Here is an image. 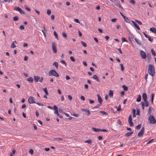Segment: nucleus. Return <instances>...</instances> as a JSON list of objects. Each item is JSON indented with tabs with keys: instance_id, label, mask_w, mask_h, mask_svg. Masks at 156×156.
<instances>
[{
	"instance_id": "1",
	"label": "nucleus",
	"mask_w": 156,
	"mask_h": 156,
	"mask_svg": "<svg viewBox=\"0 0 156 156\" xmlns=\"http://www.w3.org/2000/svg\"><path fill=\"white\" fill-rule=\"evenodd\" d=\"M148 73L152 76L155 74V69L154 66L151 64L148 65Z\"/></svg>"
},
{
	"instance_id": "2",
	"label": "nucleus",
	"mask_w": 156,
	"mask_h": 156,
	"mask_svg": "<svg viewBox=\"0 0 156 156\" xmlns=\"http://www.w3.org/2000/svg\"><path fill=\"white\" fill-rule=\"evenodd\" d=\"M49 75L50 76H54L55 77H58L59 76V74L54 69H51L49 72Z\"/></svg>"
},
{
	"instance_id": "3",
	"label": "nucleus",
	"mask_w": 156,
	"mask_h": 156,
	"mask_svg": "<svg viewBox=\"0 0 156 156\" xmlns=\"http://www.w3.org/2000/svg\"><path fill=\"white\" fill-rule=\"evenodd\" d=\"M148 121L150 124H154L156 123L155 118L152 115H150L148 118Z\"/></svg>"
},
{
	"instance_id": "4",
	"label": "nucleus",
	"mask_w": 156,
	"mask_h": 156,
	"mask_svg": "<svg viewBox=\"0 0 156 156\" xmlns=\"http://www.w3.org/2000/svg\"><path fill=\"white\" fill-rule=\"evenodd\" d=\"M14 10L19 12L20 14H25V12L19 7H15L13 9Z\"/></svg>"
},
{
	"instance_id": "5",
	"label": "nucleus",
	"mask_w": 156,
	"mask_h": 156,
	"mask_svg": "<svg viewBox=\"0 0 156 156\" xmlns=\"http://www.w3.org/2000/svg\"><path fill=\"white\" fill-rule=\"evenodd\" d=\"M28 101L30 104L36 103V102L34 100V97L32 96L29 97L28 99Z\"/></svg>"
},
{
	"instance_id": "6",
	"label": "nucleus",
	"mask_w": 156,
	"mask_h": 156,
	"mask_svg": "<svg viewBox=\"0 0 156 156\" xmlns=\"http://www.w3.org/2000/svg\"><path fill=\"white\" fill-rule=\"evenodd\" d=\"M144 127H142V128L138 133L137 136L138 137H140L143 135L144 133Z\"/></svg>"
},
{
	"instance_id": "7",
	"label": "nucleus",
	"mask_w": 156,
	"mask_h": 156,
	"mask_svg": "<svg viewBox=\"0 0 156 156\" xmlns=\"http://www.w3.org/2000/svg\"><path fill=\"white\" fill-rule=\"evenodd\" d=\"M52 48L54 52L55 53H56L57 50L56 49V46L55 45V42H52Z\"/></svg>"
},
{
	"instance_id": "8",
	"label": "nucleus",
	"mask_w": 156,
	"mask_h": 156,
	"mask_svg": "<svg viewBox=\"0 0 156 156\" xmlns=\"http://www.w3.org/2000/svg\"><path fill=\"white\" fill-rule=\"evenodd\" d=\"M140 54L141 57L143 59H145L147 58V55L142 50L140 51Z\"/></svg>"
},
{
	"instance_id": "9",
	"label": "nucleus",
	"mask_w": 156,
	"mask_h": 156,
	"mask_svg": "<svg viewBox=\"0 0 156 156\" xmlns=\"http://www.w3.org/2000/svg\"><path fill=\"white\" fill-rule=\"evenodd\" d=\"M115 4L116 5L118 6L119 8H120L122 9V7L120 5V2L119 0H115V1L114 2Z\"/></svg>"
},
{
	"instance_id": "10",
	"label": "nucleus",
	"mask_w": 156,
	"mask_h": 156,
	"mask_svg": "<svg viewBox=\"0 0 156 156\" xmlns=\"http://www.w3.org/2000/svg\"><path fill=\"white\" fill-rule=\"evenodd\" d=\"M81 110L83 111H84L86 112H87V116L89 115L90 114V111L89 109L81 108Z\"/></svg>"
},
{
	"instance_id": "11",
	"label": "nucleus",
	"mask_w": 156,
	"mask_h": 156,
	"mask_svg": "<svg viewBox=\"0 0 156 156\" xmlns=\"http://www.w3.org/2000/svg\"><path fill=\"white\" fill-rule=\"evenodd\" d=\"M132 22L133 23L135 27L138 30H140V28L137 24L133 20H132Z\"/></svg>"
},
{
	"instance_id": "12",
	"label": "nucleus",
	"mask_w": 156,
	"mask_h": 156,
	"mask_svg": "<svg viewBox=\"0 0 156 156\" xmlns=\"http://www.w3.org/2000/svg\"><path fill=\"white\" fill-rule=\"evenodd\" d=\"M142 98L143 100L144 101H147V94L145 93H143L142 94Z\"/></svg>"
},
{
	"instance_id": "13",
	"label": "nucleus",
	"mask_w": 156,
	"mask_h": 156,
	"mask_svg": "<svg viewBox=\"0 0 156 156\" xmlns=\"http://www.w3.org/2000/svg\"><path fill=\"white\" fill-rule=\"evenodd\" d=\"M53 109L55 110L54 112V113L55 114H56L57 113H58V109L56 105H54L53 106Z\"/></svg>"
},
{
	"instance_id": "14",
	"label": "nucleus",
	"mask_w": 156,
	"mask_h": 156,
	"mask_svg": "<svg viewBox=\"0 0 156 156\" xmlns=\"http://www.w3.org/2000/svg\"><path fill=\"white\" fill-rule=\"evenodd\" d=\"M92 78L96 80V81L98 82H100V80L98 79V76L96 74L94 75L92 77Z\"/></svg>"
},
{
	"instance_id": "15",
	"label": "nucleus",
	"mask_w": 156,
	"mask_h": 156,
	"mask_svg": "<svg viewBox=\"0 0 156 156\" xmlns=\"http://www.w3.org/2000/svg\"><path fill=\"white\" fill-rule=\"evenodd\" d=\"M34 78L35 82H37L39 80V79H40V77L38 76H34Z\"/></svg>"
},
{
	"instance_id": "16",
	"label": "nucleus",
	"mask_w": 156,
	"mask_h": 156,
	"mask_svg": "<svg viewBox=\"0 0 156 156\" xmlns=\"http://www.w3.org/2000/svg\"><path fill=\"white\" fill-rule=\"evenodd\" d=\"M133 38L134 39L135 41H136V42L139 45H141V44L140 43V41L138 40L137 38H134V37L133 36Z\"/></svg>"
},
{
	"instance_id": "17",
	"label": "nucleus",
	"mask_w": 156,
	"mask_h": 156,
	"mask_svg": "<svg viewBox=\"0 0 156 156\" xmlns=\"http://www.w3.org/2000/svg\"><path fill=\"white\" fill-rule=\"evenodd\" d=\"M27 80L30 83L33 82L34 80L33 78L31 77H29V78H27Z\"/></svg>"
},
{
	"instance_id": "18",
	"label": "nucleus",
	"mask_w": 156,
	"mask_h": 156,
	"mask_svg": "<svg viewBox=\"0 0 156 156\" xmlns=\"http://www.w3.org/2000/svg\"><path fill=\"white\" fill-rule=\"evenodd\" d=\"M113 93L112 90H110L109 93V97L111 98L113 96Z\"/></svg>"
},
{
	"instance_id": "19",
	"label": "nucleus",
	"mask_w": 156,
	"mask_h": 156,
	"mask_svg": "<svg viewBox=\"0 0 156 156\" xmlns=\"http://www.w3.org/2000/svg\"><path fill=\"white\" fill-rule=\"evenodd\" d=\"M92 129L95 132H98L100 131V129H97L94 127H92Z\"/></svg>"
},
{
	"instance_id": "20",
	"label": "nucleus",
	"mask_w": 156,
	"mask_h": 156,
	"mask_svg": "<svg viewBox=\"0 0 156 156\" xmlns=\"http://www.w3.org/2000/svg\"><path fill=\"white\" fill-rule=\"evenodd\" d=\"M141 100V96L140 95H139L138 96V97L137 98L136 101L137 102H140Z\"/></svg>"
},
{
	"instance_id": "21",
	"label": "nucleus",
	"mask_w": 156,
	"mask_h": 156,
	"mask_svg": "<svg viewBox=\"0 0 156 156\" xmlns=\"http://www.w3.org/2000/svg\"><path fill=\"white\" fill-rule=\"evenodd\" d=\"M154 96V94L152 93L151 95V103L152 104H153Z\"/></svg>"
},
{
	"instance_id": "22",
	"label": "nucleus",
	"mask_w": 156,
	"mask_h": 156,
	"mask_svg": "<svg viewBox=\"0 0 156 156\" xmlns=\"http://www.w3.org/2000/svg\"><path fill=\"white\" fill-rule=\"evenodd\" d=\"M98 101L100 104H102V103L103 101V100L101 98V97L100 98L99 97V98H98Z\"/></svg>"
},
{
	"instance_id": "23",
	"label": "nucleus",
	"mask_w": 156,
	"mask_h": 156,
	"mask_svg": "<svg viewBox=\"0 0 156 156\" xmlns=\"http://www.w3.org/2000/svg\"><path fill=\"white\" fill-rule=\"evenodd\" d=\"M141 126V124H139L137 126H136L135 128V129H136L139 130Z\"/></svg>"
},
{
	"instance_id": "24",
	"label": "nucleus",
	"mask_w": 156,
	"mask_h": 156,
	"mask_svg": "<svg viewBox=\"0 0 156 156\" xmlns=\"http://www.w3.org/2000/svg\"><path fill=\"white\" fill-rule=\"evenodd\" d=\"M122 87L123 89V90L125 91H126L128 90V87L125 85H123L122 86Z\"/></svg>"
},
{
	"instance_id": "25",
	"label": "nucleus",
	"mask_w": 156,
	"mask_h": 156,
	"mask_svg": "<svg viewBox=\"0 0 156 156\" xmlns=\"http://www.w3.org/2000/svg\"><path fill=\"white\" fill-rule=\"evenodd\" d=\"M125 21L127 23H130V20L126 16L124 18Z\"/></svg>"
},
{
	"instance_id": "26",
	"label": "nucleus",
	"mask_w": 156,
	"mask_h": 156,
	"mask_svg": "<svg viewBox=\"0 0 156 156\" xmlns=\"http://www.w3.org/2000/svg\"><path fill=\"white\" fill-rule=\"evenodd\" d=\"M54 140H57V141H61L63 140V139L61 138L60 137H57L55 138L54 139Z\"/></svg>"
},
{
	"instance_id": "27",
	"label": "nucleus",
	"mask_w": 156,
	"mask_h": 156,
	"mask_svg": "<svg viewBox=\"0 0 156 156\" xmlns=\"http://www.w3.org/2000/svg\"><path fill=\"white\" fill-rule=\"evenodd\" d=\"M100 112L103 115H107L108 114V113L104 111H100Z\"/></svg>"
},
{
	"instance_id": "28",
	"label": "nucleus",
	"mask_w": 156,
	"mask_h": 156,
	"mask_svg": "<svg viewBox=\"0 0 156 156\" xmlns=\"http://www.w3.org/2000/svg\"><path fill=\"white\" fill-rule=\"evenodd\" d=\"M53 65H54L56 68L57 69L58 68V63L57 62H55L53 64Z\"/></svg>"
},
{
	"instance_id": "29",
	"label": "nucleus",
	"mask_w": 156,
	"mask_h": 156,
	"mask_svg": "<svg viewBox=\"0 0 156 156\" xmlns=\"http://www.w3.org/2000/svg\"><path fill=\"white\" fill-rule=\"evenodd\" d=\"M85 142L88 144H91L92 143V140L89 139V140H85Z\"/></svg>"
},
{
	"instance_id": "30",
	"label": "nucleus",
	"mask_w": 156,
	"mask_h": 156,
	"mask_svg": "<svg viewBox=\"0 0 156 156\" xmlns=\"http://www.w3.org/2000/svg\"><path fill=\"white\" fill-rule=\"evenodd\" d=\"M43 90L44 91L46 95H48V94L47 90L46 87H45L43 89Z\"/></svg>"
},
{
	"instance_id": "31",
	"label": "nucleus",
	"mask_w": 156,
	"mask_h": 156,
	"mask_svg": "<svg viewBox=\"0 0 156 156\" xmlns=\"http://www.w3.org/2000/svg\"><path fill=\"white\" fill-rule=\"evenodd\" d=\"M128 40L131 43H132V41H133V37L129 36L128 37Z\"/></svg>"
},
{
	"instance_id": "32",
	"label": "nucleus",
	"mask_w": 156,
	"mask_h": 156,
	"mask_svg": "<svg viewBox=\"0 0 156 156\" xmlns=\"http://www.w3.org/2000/svg\"><path fill=\"white\" fill-rule=\"evenodd\" d=\"M144 102L145 105L146 107H148L149 106V102L147 100L144 101Z\"/></svg>"
},
{
	"instance_id": "33",
	"label": "nucleus",
	"mask_w": 156,
	"mask_h": 156,
	"mask_svg": "<svg viewBox=\"0 0 156 156\" xmlns=\"http://www.w3.org/2000/svg\"><path fill=\"white\" fill-rule=\"evenodd\" d=\"M14 42L16 43V41H13V42L11 46V48H14L16 47V46L15 45L14 43Z\"/></svg>"
},
{
	"instance_id": "34",
	"label": "nucleus",
	"mask_w": 156,
	"mask_h": 156,
	"mask_svg": "<svg viewBox=\"0 0 156 156\" xmlns=\"http://www.w3.org/2000/svg\"><path fill=\"white\" fill-rule=\"evenodd\" d=\"M131 136L130 132H129L126 133L124 135V136L126 137H129Z\"/></svg>"
},
{
	"instance_id": "35",
	"label": "nucleus",
	"mask_w": 156,
	"mask_h": 156,
	"mask_svg": "<svg viewBox=\"0 0 156 156\" xmlns=\"http://www.w3.org/2000/svg\"><path fill=\"white\" fill-rule=\"evenodd\" d=\"M147 38H148V40L151 42H152L153 41V38L149 36H148Z\"/></svg>"
},
{
	"instance_id": "36",
	"label": "nucleus",
	"mask_w": 156,
	"mask_h": 156,
	"mask_svg": "<svg viewBox=\"0 0 156 156\" xmlns=\"http://www.w3.org/2000/svg\"><path fill=\"white\" fill-rule=\"evenodd\" d=\"M54 35L55 36V38L58 40V34L55 31L54 32Z\"/></svg>"
},
{
	"instance_id": "37",
	"label": "nucleus",
	"mask_w": 156,
	"mask_h": 156,
	"mask_svg": "<svg viewBox=\"0 0 156 156\" xmlns=\"http://www.w3.org/2000/svg\"><path fill=\"white\" fill-rule=\"evenodd\" d=\"M13 20L15 21H17L18 20V18L17 16H15L13 18Z\"/></svg>"
},
{
	"instance_id": "38",
	"label": "nucleus",
	"mask_w": 156,
	"mask_h": 156,
	"mask_svg": "<svg viewBox=\"0 0 156 156\" xmlns=\"http://www.w3.org/2000/svg\"><path fill=\"white\" fill-rule=\"evenodd\" d=\"M141 104H142V108L143 110H144V107L145 106V105L144 103V102L142 101L141 102Z\"/></svg>"
},
{
	"instance_id": "39",
	"label": "nucleus",
	"mask_w": 156,
	"mask_h": 156,
	"mask_svg": "<svg viewBox=\"0 0 156 156\" xmlns=\"http://www.w3.org/2000/svg\"><path fill=\"white\" fill-rule=\"evenodd\" d=\"M60 62L62 63V64H64L65 65V66L66 67L67 66V64L66 63V62H65V61L63 60H61L60 61Z\"/></svg>"
},
{
	"instance_id": "40",
	"label": "nucleus",
	"mask_w": 156,
	"mask_h": 156,
	"mask_svg": "<svg viewBox=\"0 0 156 156\" xmlns=\"http://www.w3.org/2000/svg\"><path fill=\"white\" fill-rule=\"evenodd\" d=\"M81 43L85 47H87V44H86L83 41H82L81 42Z\"/></svg>"
},
{
	"instance_id": "41",
	"label": "nucleus",
	"mask_w": 156,
	"mask_h": 156,
	"mask_svg": "<svg viewBox=\"0 0 156 156\" xmlns=\"http://www.w3.org/2000/svg\"><path fill=\"white\" fill-rule=\"evenodd\" d=\"M122 42H128V41L126 40L125 38L124 37H122Z\"/></svg>"
},
{
	"instance_id": "42",
	"label": "nucleus",
	"mask_w": 156,
	"mask_h": 156,
	"mask_svg": "<svg viewBox=\"0 0 156 156\" xmlns=\"http://www.w3.org/2000/svg\"><path fill=\"white\" fill-rule=\"evenodd\" d=\"M151 52L152 54L153 55H154V56L156 55V54H155V51L153 49H151Z\"/></svg>"
},
{
	"instance_id": "43",
	"label": "nucleus",
	"mask_w": 156,
	"mask_h": 156,
	"mask_svg": "<svg viewBox=\"0 0 156 156\" xmlns=\"http://www.w3.org/2000/svg\"><path fill=\"white\" fill-rule=\"evenodd\" d=\"M29 152L32 155L34 154V151L32 149H30L29 151Z\"/></svg>"
},
{
	"instance_id": "44",
	"label": "nucleus",
	"mask_w": 156,
	"mask_h": 156,
	"mask_svg": "<svg viewBox=\"0 0 156 156\" xmlns=\"http://www.w3.org/2000/svg\"><path fill=\"white\" fill-rule=\"evenodd\" d=\"M135 21L139 25H141L142 24L141 22L140 21L136 20H135Z\"/></svg>"
},
{
	"instance_id": "45",
	"label": "nucleus",
	"mask_w": 156,
	"mask_h": 156,
	"mask_svg": "<svg viewBox=\"0 0 156 156\" xmlns=\"http://www.w3.org/2000/svg\"><path fill=\"white\" fill-rule=\"evenodd\" d=\"M51 11L50 9H48L47 12V13L48 15H50L51 14Z\"/></svg>"
},
{
	"instance_id": "46",
	"label": "nucleus",
	"mask_w": 156,
	"mask_h": 156,
	"mask_svg": "<svg viewBox=\"0 0 156 156\" xmlns=\"http://www.w3.org/2000/svg\"><path fill=\"white\" fill-rule=\"evenodd\" d=\"M70 60L71 61L73 62H74L75 61V60L73 56H71L70 58Z\"/></svg>"
},
{
	"instance_id": "47",
	"label": "nucleus",
	"mask_w": 156,
	"mask_h": 156,
	"mask_svg": "<svg viewBox=\"0 0 156 156\" xmlns=\"http://www.w3.org/2000/svg\"><path fill=\"white\" fill-rule=\"evenodd\" d=\"M120 65L121 66V70L122 71H123L124 70V67H123V65L122 64H120Z\"/></svg>"
},
{
	"instance_id": "48",
	"label": "nucleus",
	"mask_w": 156,
	"mask_h": 156,
	"mask_svg": "<svg viewBox=\"0 0 156 156\" xmlns=\"http://www.w3.org/2000/svg\"><path fill=\"white\" fill-rule=\"evenodd\" d=\"M130 126L131 127L133 126H134L133 123L132 122V121L128 122Z\"/></svg>"
},
{
	"instance_id": "49",
	"label": "nucleus",
	"mask_w": 156,
	"mask_h": 156,
	"mask_svg": "<svg viewBox=\"0 0 156 156\" xmlns=\"http://www.w3.org/2000/svg\"><path fill=\"white\" fill-rule=\"evenodd\" d=\"M121 110V105H119L117 108V111H119Z\"/></svg>"
},
{
	"instance_id": "50",
	"label": "nucleus",
	"mask_w": 156,
	"mask_h": 156,
	"mask_svg": "<svg viewBox=\"0 0 156 156\" xmlns=\"http://www.w3.org/2000/svg\"><path fill=\"white\" fill-rule=\"evenodd\" d=\"M151 107H150L149 108V109L148 110V113L149 114H150L151 113Z\"/></svg>"
},
{
	"instance_id": "51",
	"label": "nucleus",
	"mask_w": 156,
	"mask_h": 156,
	"mask_svg": "<svg viewBox=\"0 0 156 156\" xmlns=\"http://www.w3.org/2000/svg\"><path fill=\"white\" fill-rule=\"evenodd\" d=\"M132 121V119L131 115H129V117L128 121V122H130V121Z\"/></svg>"
},
{
	"instance_id": "52",
	"label": "nucleus",
	"mask_w": 156,
	"mask_h": 156,
	"mask_svg": "<svg viewBox=\"0 0 156 156\" xmlns=\"http://www.w3.org/2000/svg\"><path fill=\"white\" fill-rule=\"evenodd\" d=\"M24 7L28 11H30V9L29 8H28L27 5H25Z\"/></svg>"
},
{
	"instance_id": "53",
	"label": "nucleus",
	"mask_w": 156,
	"mask_h": 156,
	"mask_svg": "<svg viewBox=\"0 0 156 156\" xmlns=\"http://www.w3.org/2000/svg\"><path fill=\"white\" fill-rule=\"evenodd\" d=\"M129 2L130 3L132 4L133 5H134L135 3V2L134 0H130L129 1Z\"/></svg>"
},
{
	"instance_id": "54",
	"label": "nucleus",
	"mask_w": 156,
	"mask_h": 156,
	"mask_svg": "<svg viewBox=\"0 0 156 156\" xmlns=\"http://www.w3.org/2000/svg\"><path fill=\"white\" fill-rule=\"evenodd\" d=\"M62 35L63 36V37H65V38H66L67 37V36L66 34L65 33H62Z\"/></svg>"
},
{
	"instance_id": "55",
	"label": "nucleus",
	"mask_w": 156,
	"mask_h": 156,
	"mask_svg": "<svg viewBox=\"0 0 156 156\" xmlns=\"http://www.w3.org/2000/svg\"><path fill=\"white\" fill-rule=\"evenodd\" d=\"M101 105V104L99 105L98 104L97 105L95 106L94 107L95 108H98Z\"/></svg>"
},
{
	"instance_id": "56",
	"label": "nucleus",
	"mask_w": 156,
	"mask_h": 156,
	"mask_svg": "<svg viewBox=\"0 0 156 156\" xmlns=\"http://www.w3.org/2000/svg\"><path fill=\"white\" fill-rule=\"evenodd\" d=\"M140 111L139 110V109L138 108H137V109L136 110V115H140Z\"/></svg>"
},
{
	"instance_id": "57",
	"label": "nucleus",
	"mask_w": 156,
	"mask_h": 156,
	"mask_svg": "<svg viewBox=\"0 0 156 156\" xmlns=\"http://www.w3.org/2000/svg\"><path fill=\"white\" fill-rule=\"evenodd\" d=\"M74 21L76 23H80V21L78 19H74Z\"/></svg>"
},
{
	"instance_id": "58",
	"label": "nucleus",
	"mask_w": 156,
	"mask_h": 156,
	"mask_svg": "<svg viewBox=\"0 0 156 156\" xmlns=\"http://www.w3.org/2000/svg\"><path fill=\"white\" fill-rule=\"evenodd\" d=\"M20 29L21 30H24V26L23 25H21L20 27Z\"/></svg>"
},
{
	"instance_id": "59",
	"label": "nucleus",
	"mask_w": 156,
	"mask_h": 156,
	"mask_svg": "<svg viewBox=\"0 0 156 156\" xmlns=\"http://www.w3.org/2000/svg\"><path fill=\"white\" fill-rule=\"evenodd\" d=\"M100 131L103 132H107L108 131L105 129H100Z\"/></svg>"
},
{
	"instance_id": "60",
	"label": "nucleus",
	"mask_w": 156,
	"mask_h": 156,
	"mask_svg": "<svg viewBox=\"0 0 156 156\" xmlns=\"http://www.w3.org/2000/svg\"><path fill=\"white\" fill-rule=\"evenodd\" d=\"M58 110L60 113H62V114H63V113L64 112L62 111V109L60 108H59Z\"/></svg>"
},
{
	"instance_id": "61",
	"label": "nucleus",
	"mask_w": 156,
	"mask_h": 156,
	"mask_svg": "<svg viewBox=\"0 0 156 156\" xmlns=\"http://www.w3.org/2000/svg\"><path fill=\"white\" fill-rule=\"evenodd\" d=\"M148 75V74H147L145 75V76L144 79H145L146 82L147 81Z\"/></svg>"
},
{
	"instance_id": "62",
	"label": "nucleus",
	"mask_w": 156,
	"mask_h": 156,
	"mask_svg": "<svg viewBox=\"0 0 156 156\" xmlns=\"http://www.w3.org/2000/svg\"><path fill=\"white\" fill-rule=\"evenodd\" d=\"M35 103L39 106H43L44 105L43 104H42L41 103H38V102L36 103V102Z\"/></svg>"
},
{
	"instance_id": "63",
	"label": "nucleus",
	"mask_w": 156,
	"mask_h": 156,
	"mask_svg": "<svg viewBox=\"0 0 156 156\" xmlns=\"http://www.w3.org/2000/svg\"><path fill=\"white\" fill-rule=\"evenodd\" d=\"M154 140V139H152L149 141H148L147 143V144H149L151 143Z\"/></svg>"
},
{
	"instance_id": "64",
	"label": "nucleus",
	"mask_w": 156,
	"mask_h": 156,
	"mask_svg": "<svg viewBox=\"0 0 156 156\" xmlns=\"http://www.w3.org/2000/svg\"><path fill=\"white\" fill-rule=\"evenodd\" d=\"M125 92L124 91H122L121 92L120 94L121 97H122L124 94Z\"/></svg>"
}]
</instances>
